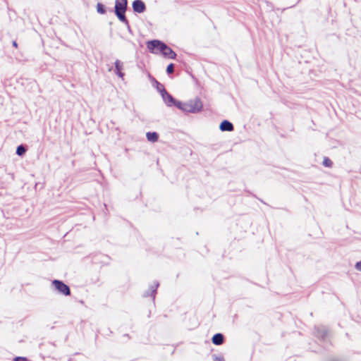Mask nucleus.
Segmentation results:
<instances>
[{"instance_id": "obj_1", "label": "nucleus", "mask_w": 361, "mask_h": 361, "mask_svg": "<svg viewBox=\"0 0 361 361\" xmlns=\"http://www.w3.org/2000/svg\"><path fill=\"white\" fill-rule=\"evenodd\" d=\"M177 108L185 113L197 114L202 110L203 104L199 98H195L187 102L177 103Z\"/></svg>"}, {"instance_id": "obj_2", "label": "nucleus", "mask_w": 361, "mask_h": 361, "mask_svg": "<svg viewBox=\"0 0 361 361\" xmlns=\"http://www.w3.org/2000/svg\"><path fill=\"white\" fill-rule=\"evenodd\" d=\"M164 46H166V44L159 40H153L147 43V48L154 54H162L165 49Z\"/></svg>"}, {"instance_id": "obj_3", "label": "nucleus", "mask_w": 361, "mask_h": 361, "mask_svg": "<svg viewBox=\"0 0 361 361\" xmlns=\"http://www.w3.org/2000/svg\"><path fill=\"white\" fill-rule=\"evenodd\" d=\"M52 285L54 286L55 289L60 293L64 295H69L71 294L69 287L65 284L63 281L59 280H54L52 281Z\"/></svg>"}, {"instance_id": "obj_4", "label": "nucleus", "mask_w": 361, "mask_h": 361, "mask_svg": "<svg viewBox=\"0 0 361 361\" xmlns=\"http://www.w3.org/2000/svg\"><path fill=\"white\" fill-rule=\"evenodd\" d=\"M161 97L168 106H176L177 107V103L180 102L169 94L165 88L161 89Z\"/></svg>"}, {"instance_id": "obj_5", "label": "nucleus", "mask_w": 361, "mask_h": 361, "mask_svg": "<svg viewBox=\"0 0 361 361\" xmlns=\"http://www.w3.org/2000/svg\"><path fill=\"white\" fill-rule=\"evenodd\" d=\"M133 8L135 12L141 13L145 11L146 7L141 0H135L133 2Z\"/></svg>"}, {"instance_id": "obj_6", "label": "nucleus", "mask_w": 361, "mask_h": 361, "mask_svg": "<svg viewBox=\"0 0 361 361\" xmlns=\"http://www.w3.org/2000/svg\"><path fill=\"white\" fill-rule=\"evenodd\" d=\"M115 68H116V74L120 77L121 78H123L124 73L121 71L123 68V63L119 61L116 60L115 61Z\"/></svg>"}, {"instance_id": "obj_7", "label": "nucleus", "mask_w": 361, "mask_h": 361, "mask_svg": "<svg viewBox=\"0 0 361 361\" xmlns=\"http://www.w3.org/2000/svg\"><path fill=\"white\" fill-rule=\"evenodd\" d=\"M219 128L221 131H232L233 125L230 121L225 120L221 123Z\"/></svg>"}, {"instance_id": "obj_8", "label": "nucleus", "mask_w": 361, "mask_h": 361, "mask_svg": "<svg viewBox=\"0 0 361 361\" xmlns=\"http://www.w3.org/2000/svg\"><path fill=\"white\" fill-rule=\"evenodd\" d=\"M164 50L162 53V54L165 56V57H168L169 59H175L176 56V54L169 47H168L167 45L166 46H164Z\"/></svg>"}, {"instance_id": "obj_9", "label": "nucleus", "mask_w": 361, "mask_h": 361, "mask_svg": "<svg viewBox=\"0 0 361 361\" xmlns=\"http://www.w3.org/2000/svg\"><path fill=\"white\" fill-rule=\"evenodd\" d=\"M127 0H116L115 10H126Z\"/></svg>"}, {"instance_id": "obj_10", "label": "nucleus", "mask_w": 361, "mask_h": 361, "mask_svg": "<svg viewBox=\"0 0 361 361\" xmlns=\"http://www.w3.org/2000/svg\"><path fill=\"white\" fill-rule=\"evenodd\" d=\"M125 11L126 10H115V13L118 18L126 24H128V20L125 16Z\"/></svg>"}, {"instance_id": "obj_11", "label": "nucleus", "mask_w": 361, "mask_h": 361, "mask_svg": "<svg viewBox=\"0 0 361 361\" xmlns=\"http://www.w3.org/2000/svg\"><path fill=\"white\" fill-rule=\"evenodd\" d=\"M224 342V336L221 334H216L212 338V343L215 345H221Z\"/></svg>"}, {"instance_id": "obj_12", "label": "nucleus", "mask_w": 361, "mask_h": 361, "mask_svg": "<svg viewBox=\"0 0 361 361\" xmlns=\"http://www.w3.org/2000/svg\"><path fill=\"white\" fill-rule=\"evenodd\" d=\"M146 137L148 141L155 142L158 140L159 135L155 132H149L147 133Z\"/></svg>"}, {"instance_id": "obj_13", "label": "nucleus", "mask_w": 361, "mask_h": 361, "mask_svg": "<svg viewBox=\"0 0 361 361\" xmlns=\"http://www.w3.org/2000/svg\"><path fill=\"white\" fill-rule=\"evenodd\" d=\"M25 152V148L23 145H20L17 147L16 154L19 156L24 154Z\"/></svg>"}, {"instance_id": "obj_14", "label": "nucleus", "mask_w": 361, "mask_h": 361, "mask_svg": "<svg viewBox=\"0 0 361 361\" xmlns=\"http://www.w3.org/2000/svg\"><path fill=\"white\" fill-rule=\"evenodd\" d=\"M97 11L98 13H99L101 14H104L106 12L104 6L100 3H98L97 5Z\"/></svg>"}, {"instance_id": "obj_15", "label": "nucleus", "mask_w": 361, "mask_h": 361, "mask_svg": "<svg viewBox=\"0 0 361 361\" xmlns=\"http://www.w3.org/2000/svg\"><path fill=\"white\" fill-rule=\"evenodd\" d=\"M322 164L326 167H331L332 166L331 160L327 157L324 158Z\"/></svg>"}, {"instance_id": "obj_16", "label": "nucleus", "mask_w": 361, "mask_h": 361, "mask_svg": "<svg viewBox=\"0 0 361 361\" xmlns=\"http://www.w3.org/2000/svg\"><path fill=\"white\" fill-rule=\"evenodd\" d=\"M155 83H156V85H157V90L160 92V94H161V89L162 88H164V85L161 83H159L158 81L155 80L154 81Z\"/></svg>"}, {"instance_id": "obj_17", "label": "nucleus", "mask_w": 361, "mask_h": 361, "mask_svg": "<svg viewBox=\"0 0 361 361\" xmlns=\"http://www.w3.org/2000/svg\"><path fill=\"white\" fill-rule=\"evenodd\" d=\"M174 71V66H173V63H171L169 64L168 66H167V68H166V71L169 74H171Z\"/></svg>"}, {"instance_id": "obj_18", "label": "nucleus", "mask_w": 361, "mask_h": 361, "mask_svg": "<svg viewBox=\"0 0 361 361\" xmlns=\"http://www.w3.org/2000/svg\"><path fill=\"white\" fill-rule=\"evenodd\" d=\"M14 361H27V358L25 357H16L13 359Z\"/></svg>"}, {"instance_id": "obj_19", "label": "nucleus", "mask_w": 361, "mask_h": 361, "mask_svg": "<svg viewBox=\"0 0 361 361\" xmlns=\"http://www.w3.org/2000/svg\"><path fill=\"white\" fill-rule=\"evenodd\" d=\"M159 286V283H154V284L153 286H152L151 287V290H152V293H154L157 290V288H158Z\"/></svg>"}, {"instance_id": "obj_20", "label": "nucleus", "mask_w": 361, "mask_h": 361, "mask_svg": "<svg viewBox=\"0 0 361 361\" xmlns=\"http://www.w3.org/2000/svg\"><path fill=\"white\" fill-rule=\"evenodd\" d=\"M355 269L358 271H361V261L357 262L355 264Z\"/></svg>"}, {"instance_id": "obj_21", "label": "nucleus", "mask_w": 361, "mask_h": 361, "mask_svg": "<svg viewBox=\"0 0 361 361\" xmlns=\"http://www.w3.org/2000/svg\"><path fill=\"white\" fill-rule=\"evenodd\" d=\"M214 360H215V361H224V359L222 357L215 356Z\"/></svg>"}, {"instance_id": "obj_22", "label": "nucleus", "mask_w": 361, "mask_h": 361, "mask_svg": "<svg viewBox=\"0 0 361 361\" xmlns=\"http://www.w3.org/2000/svg\"><path fill=\"white\" fill-rule=\"evenodd\" d=\"M13 45L15 47H17V46H18V45H17L16 42H15V41H14V42H13Z\"/></svg>"}]
</instances>
